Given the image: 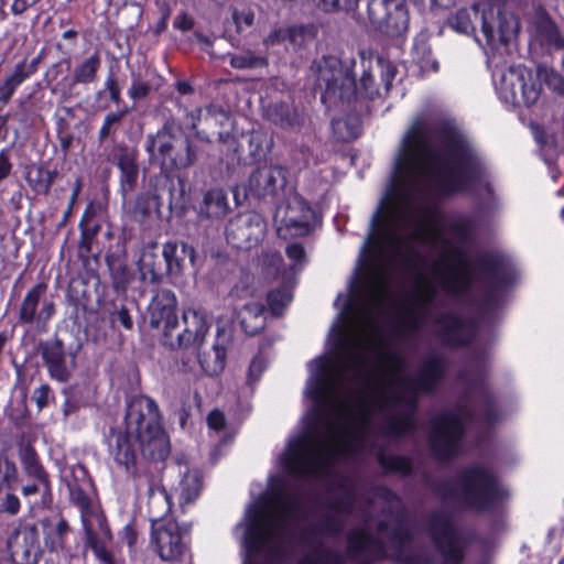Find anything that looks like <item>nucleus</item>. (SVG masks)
Returning <instances> with one entry per match:
<instances>
[{"label": "nucleus", "mask_w": 564, "mask_h": 564, "mask_svg": "<svg viewBox=\"0 0 564 564\" xmlns=\"http://www.w3.org/2000/svg\"><path fill=\"white\" fill-rule=\"evenodd\" d=\"M484 176V165L473 145H400L389 188L372 215L360 249L357 276L344 299L343 325L337 327L334 352L308 364L305 395L311 399L305 433L292 438L280 464L297 481L330 475L336 462L360 453L370 436L372 419L383 413L386 437L415 434L420 393L435 390L445 373L444 359L427 356L416 377L403 375L406 360L395 354L389 377L367 370L371 329L387 297L389 271L415 268V242L437 249L432 265L438 285L453 296L469 290L476 272L492 289L511 284L513 274L499 257L481 254L475 261L462 247L444 238L447 230L441 212L427 202L433 192L447 196L473 191Z\"/></svg>", "instance_id": "obj_1"}, {"label": "nucleus", "mask_w": 564, "mask_h": 564, "mask_svg": "<svg viewBox=\"0 0 564 564\" xmlns=\"http://www.w3.org/2000/svg\"><path fill=\"white\" fill-rule=\"evenodd\" d=\"M354 511L355 500L348 496L317 523L305 524V498L300 492H288L281 488L270 506L250 505L243 520L236 527V534L242 531L243 564L257 555H262L271 564H284L295 546L308 547L299 564H343V556L325 547L321 538L338 536L344 529L345 517Z\"/></svg>", "instance_id": "obj_2"}, {"label": "nucleus", "mask_w": 564, "mask_h": 564, "mask_svg": "<svg viewBox=\"0 0 564 564\" xmlns=\"http://www.w3.org/2000/svg\"><path fill=\"white\" fill-rule=\"evenodd\" d=\"M379 501L388 505L390 512L388 519L377 523V531L384 535L392 549L390 557L403 564H462L464 552L459 536L449 519L443 511H432L429 514V533L438 551L441 558L435 560L413 553L411 550L412 533L402 514H393L391 509L399 507L398 496L386 487H378L373 492V500L362 513L364 525L354 529L348 535V555L358 564H370L384 558L387 551L383 543L375 538L370 530L372 519L369 509Z\"/></svg>", "instance_id": "obj_3"}, {"label": "nucleus", "mask_w": 564, "mask_h": 564, "mask_svg": "<svg viewBox=\"0 0 564 564\" xmlns=\"http://www.w3.org/2000/svg\"><path fill=\"white\" fill-rule=\"evenodd\" d=\"M499 419L494 397L488 392L481 393L473 411L457 408L436 414L431 419L429 432L432 455L441 462L451 460L462 452L465 429L469 423L480 422L489 426Z\"/></svg>", "instance_id": "obj_4"}, {"label": "nucleus", "mask_w": 564, "mask_h": 564, "mask_svg": "<svg viewBox=\"0 0 564 564\" xmlns=\"http://www.w3.org/2000/svg\"><path fill=\"white\" fill-rule=\"evenodd\" d=\"M433 492L443 502L475 511H490L507 496L497 476L481 464L463 468L454 479L438 480Z\"/></svg>", "instance_id": "obj_5"}, {"label": "nucleus", "mask_w": 564, "mask_h": 564, "mask_svg": "<svg viewBox=\"0 0 564 564\" xmlns=\"http://www.w3.org/2000/svg\"><path fill=\"white\" fill-rule=\"evenodd\" d=\"M362 75L357 86L354 77L347 68H344L336 58H326L319 65L317 83L324 87L322 102L327 108L349 109L357 108L358 98L375 99L379 96V89L372 75L373 57L360 53Z\"/></svg>", "instance_id": "obj_6"}, {"label": "nucleus", "mask_w": 564, "mask_h": 564, "mask_svg": "<svg viewBox=\"0 0 564 564\" xmlns=\"http://www.w3.org/2000/svg\"><path fill=\"white\" fill-rule=\"evenodd\" d=\"M124 429L134 433V441L144 458L163 462L170 455V442L162 427L158 403L147 395H133L127 401Z\"/></svg>", "instance_id": "obj_7"}, {"label": "nucleus", "mask_w": 564, "mask_h": 564, "mask_svg": "<svg viewBox=\"0 0 564 564\" xmlns=\"http://www.w3.org/2000/svg\"><path fill=\"white\" fill-rule=\"evenodd\" d=\"M479 14L482 34L490 46L497 43L507 44L518 32L517 18L495 6L481 8L480 4H475L470 9H460L449 18V25L459 33L474 34V19H478Z\"/></svg>", "instance_id": "obj_8"}, {"label": "nucleus", "mask_w": 564, "mask_h": 564, "mask_svg": "<svg viewBox=\"0 0 564 564\" xmlns=\"http://www.w3.org/2000/svg\"><path fill=\"white\" fill-rule=\"evenodd\" d=\"M145 151L169 172L188 169L198 156L197 147L189 138L176 134L169 121L155 134L147 135Z\"/></svg>", "instance_id": "obj_9"}, {"label": "nucleus", "mask_w": 564, "mask_h": 564, "mask_svg": "<svg viewBox=\"0 0 564 564\" xmlns=\"http://www.w3.org/2000/svg\"><path fill=\"white\" fill-rule=\"evenodd\" d=\"M492 56V79L502 102L510 106L530 107L540 96V85L533 80L532 72L523 65L500 66Z\"/></svg>", "instance_id": "obj_10"}, {"label": "nucleus", "mask_w": 564, "mask_h": 564, "mask_svg": "<svg viewBox=\"0 0 564 564\" xmlns=\"http://www.w3.org/2000/svg\"><path fill=\"white\" fill-rule=\"evenodd\" d=\"M133 487L138 496L148 497V509L152 527L163 524L172 509L171 496L162 485L161 469L148 465L133 475Z\"/></svg>", "instance_id": "obj_11"}, {"label": "nucleus", "mask_w": 564, "mask_h": 564, "mask_svg": "<svg viewBox=\"0 0 564 564\" xmlns=\"http://www.w3.org/2000/svg\"><path fill=\"white\" fill-rule=\"evenodd\" d=\"M370 23L389 37H400L409 29V11L403 0H370L367 6Z\"/></svg>", "instance_id": "obj_12"}, {"label": "nucleus", "mask_w": 564, "mask_h": 564, "mask_svg": "<svg viewBox=\"0 0 564 564\" xmlns=\"http://www.w3.org/2000/svg\"><path fill=\"white\" fill-rule=\"evenodd\" d=\"M267 232V224L260 214L247 212L231 218L225 230L226 240L237 249L259 246Z\"/></svg>", "instance_id": "obj_13"}, {"label": "nucleus", "mask_w": 564, "mask_h": 564, "mask_svg": "<svg viewBox=\"0 0 564 564\" xmlns=\"http://www.w3.org/2000/svg\"><path fill=\"white\" fill-rule=\"evenodd\" d=\"M314 219V210L299 195L291 196L285 205L279 206L274 215L279 235L284 230L291 236H306L313 229Z\"/></svg>", "instance_id": "obj_14"}, {"label": "nucleus", "mask_w": 564, "mask_h": 564, "mask_svg": "<svg viewBox=\"0 0 564 564\" xmlns=\"http://www.w3.org/2000/svg\"><path fill=\"white\" fill-rule=\"evenodd\" d=\"M100 67L101 58L99 54L94 53L85 57L74 66L70 75H64L59 82L52 86L51 94L58 96L61 102L79 97L80 93L77 87L96 83Z\"/></svg>", "instance_id": "obj_15"}, {"label": "nucleus", "mask_w": 564, "mask_h": 564, "mask_svg": "<svg viewBox=\"0 0 564 564\" xmlns=\"http://www.w3.org/2000/svg\"><path fill=\"white\" fill-rule=\"evenodd\" d=\"M37 351L52 380L66 383L72 379L76 369V356L66 352L62 339L55 336L42 340L37 345Z\"/></svg>", "instance_id": "obj_16"}, {"label": "nucleus", "mask_w": 564, "mask_h": 564, "mask_svg": "<svg viewBox=\"0 0 564 564\" xmlns=\"http://www.w3.org/2000/svg\"><path fill=\"white\" fill-rule=\"evenodd\" d=\"M176 306L174 292L166 289L156 290L148 306L150 326L163 330L164 344L178 325Z\"/></svg>", "instance_id": "obj_17"}, {"label": "nucleus", "mask_w": 564, "mask_h": 564, "mask_svg": "<svg viewBox=\"0 0 564 564\" xmlns=\"http://www.w3.org/2000/svg\"><path fill=\"white\" fill-rule=\"evenodd\" d=\"M47 291L46 283H37L30 289L20 306L19 322L21 324H37L46 325V323L55 314V304L45 299Z\"/></svg>", "instance_id": "obj_18"}, {"label": "nucleus", "mask_w": 564, "mask_h": 564, "mask_svg": "<svg viewBox=\"0 0 564 564\" xmlns=\"http://www.w3.org/2000/svg\"><path fill=\"white\" fill-rule=\"evenodd\" d=\"M184 329L177 334L175 341H167L172 348L199 347L209 330L210 325L200 310L186 308L183 311Z\"/></svg>", "instance_id": "obj_19"}, {"label": "nucleus", "mask_w": 564, "mask_h": 564, "mask_svg": "<svg viewBox=\"0 0 564 564\" xmlns=\"http://www.w3.org/2000/svg\"><path fill=\"white\" fill-rule=\"evenodd\" d=\"M433 326L441 339L451 346L465 345L475 334L474 324L463 319L457 314H442L433 322Z\"/></svg>", "instance_id": "obj_20"}, {"label": "nucleus", "mask_w": 564, "mask_h": 564, "mask_svg": "<svg viewBox=\"0 0 564 564\" xmlns=\"http://www.w3.org/2000/svg\"><path fill=\"white\" fill-rule=\"evenodd\" d=\"M134 433H129L127 429L111 431V434L108 438L109 453L116 460V463L120 466H123L126 470L131 475L138 471H142L148 466L142 468L135 467L137 462V451L134 448Z\"/></svg>", "instance_id": "obj_21"}, {"label": "nucleus", "mask_w": 564, "mask_h": 564, "mask_svg": "<svg viewBox=\"0 0 564 564\" xmlns=\"http://www.w3.org/2000/svg\"><path fill=\"white\" fill-rule=\"evenodd\" d=\"M152 541L160 557L164 561L177 558L185 549L178 524L174 521H166L153 527Z\"/></svg>", "instance_id": "obj_22"}, {"label": "nucleus", "mask_w": 564, "mask_h": 564, "mask_svg": "<svg viewBox=\"0 0 564 564\" xmlns=\"http://www.w3.org/2000/svg\"><path fill=\"white\" fill-rule=\"evenodd\" d=\"M284 171L279 166H262L249 177L248 191L257 197L272 195L279 187L284 186Z\"/></svg>", "instance_id": "obj_23"}, {"label": "nucleus", "mask_w": 564, "mask_h": 564, "mask_svg": "<svg viewBox=\"0 0 564 564\" xmlns=\"http://www.w3.org/2000/svg\"><path fill=\"white\" fill-rule=\"evenodd\" d=\"M140 280L145 283L158 284L165 273L161 256L158 252V243L152 242L144 246L138 261Z\"/></svg>", "instance_id": "obj_24"}, {"label": "nucleus", "mask_w": 564, "mask_h": 564, "mask_svg": "<svg viewBox=\"0 0 564 564\" xmlns=\"http://www.w3.org/2000/svg\"><path fill=\"white\" fill-rule=\"evenodd\" d=\"M197 214L203 219L218 220L229 212L227 193L220 187L206 191L196 207Z\"/></svg>", "instance_id": "obj_25"}, {"label": "nucleus", "mask_w": 564, "mask_h": 564, "mask_svg": "<svg viewBox=\"0 0 564 564\" xmlns=\"http://www.w3.org/2000/svg\"><path fill=\"white\" fill-rule=\"evenodd\" d=\"M194 247L181 242L167 241L163 245L162 257L165 263V273L170 276H177L183 271L184 260L188 258L191 263L195 261Z\"/></svg>", "instance_id": "obj_26"}, {"label": "nucleus", "mask_w": 564, "mask_h": 564, "mask_svg": "<svg viewBox=\"0 0 564 564\" xmlns=\"http://www.w3.org/2000/svg\"><path fill=\"white\" fill-rule=\"evenodd\" d=\"M70 501L79 508L84 530H93V527H100L106 521L104 513L91 505L90 498L78 486L69 488Z\"/></svg>", "instance_id": "obj_27"}, {"label": "nucleus", "mask_w": 564, "mask_h": 564, "mask_svg": "<svg viewBox=\"0 0 564 564\" xmlns=\"http://www.w3.org/2000/svg\"><path fill=\"white\" fill-rule=\"evenodd\" d=\"M86 543L93 550L99 564H116L115 557L107 544L111 541V532L107 521L100 527H93V530H84Z\"/></svg>", "instance_id": "obj_28"}, {"label": "nucleus", "mask_w": 564, "mask_h": 564, "mask_svg": "<svg viewBox=\"0 0 564 564\" xmlns=\"http://www.w3.org/2000/svg\"><path fill=\"white\" fill-rule=\"evenodd\" d=\"M12 557L18 564H33L37 562L40 545L34 530L24 531L12 545Z\"/></svg>", "instance_id": "obj_29"}, {"label": "nucleus", "mask_w": 564, "mask_h": 564, "mask_svg": "<svg viewBox=\"0 0 564 564\" xmlns=\"http://www.w3.org/2000/svg\"><path fill=\"white\" fill-rule=\"evenodd\" d=\"M117 166L120 170L121 192L126 195L134 189L139 176V167L134 152L122 148L117 158Z\"/></svg>", "instance_id": "obj_30"}, {"label": "nucleus", "mask_w": 564, "mask_h": 564, "mask_svg": "<svg viewBox=\"0 0 564 564\" xmlns=\"http://www.w3.org/2000/svg\"><path fill=\"white\" fill-rule=\"evenodd\" d=\"M19 457L24 474L32 480L41 481L46 488V480H50V476L41 464L35 449L30 445H22L19 449Z\"/></svg>", "instance_id": "obj_31"}, {"label": "nucleus", "mask_w": 564, "mask_h": 564, "mask_svg": "<svg viewBox=\"0 0 564 564\" xmlns=\"http://www.w3.org/2000/svg\"><path fill=\"white\" fill-rule=\"evenodd\" d=\"M228 119V113L223 107L217 105H209L206 108H196L193 111L186 113V123L196 130L200 121H207L210 123L223 126L224 121Z\"/></svg>", "instance_id": "obj_32"}, {"label": "nucleus", "mask_w": 564, "mask_h": 564, "mask_svg": "<svg viewBox=\"0 0 564 564\" xmlns=\"http://www.w3.org/2000/svg\"><path fill=\"white\" fill-rule=\"evenodd\" d=\"M269 119L280 126L281 128L289 129L301 123V118L297 111L288 104H275L268 109Z\"/></svg>", "instance_id": "obj_33"}, {"label": "nucleus", "mask_w": 564, "mask_h": 564, "mask_svg": "<svg viewBox=\"0 0 564 564\" xmlns=\"http://www.w3.org/2000/svg\"><path fill=\"white\" fill-rule=\"evenodd\" d=\"M197 360L203 373L210 377L216 376L225 368V348L214 345L212 348V352L198 354Z\"/></svg>", "instance_id": "obj_34"}, {"label": "nucleus", "mask_w": 564, "mask_h": 564, "mask_svg": "<svg viewBox=\"0 0 564 564\" xmlns=\"http://www.w3.org/2000/svg\"><path fill=\"white\" fill-rule=\"evenodd\" d=\"M536 34L542 44L555 50H564V36L557 25L550 19H541L538 22Z\"/></svg>", "instance_id": "obj_35"}, {"label": "nucleus", "mask_w": 564, "mask_h": 564, "mask_svg": "<svg viewBox=\"0 0 564 564\" xmlns=\"http://www.w3.org/2000/svg\"><path fill=\"white\" fill-rule=\"evenodd\" d=\"M202 488V480L198 471L188 470L183 476L180 482V505L183 508L184 506L192 503L199 495Z\"/></svg>", "instance_id": "obj_36"}, {"label": "nucleus", "mask_w": 564, "mask_h": 564, "mask_svg": "<svg viewBox=\"0 0 564 564\" xmlns=\"http://www.w3.org/2000/svg\"><path fill=\"white\" fill-rule=\"evenodd\" d=\"M332 129L338 141H350L360 133V123L357 117L333 118Z\"/></svg>", "instance_id": "obj_37"}, {"label": "nucleus", "mask_w": 564, "mask_h": 564, "mask_svg": "<svg viewBox=\"0 0 564 564\" xmlns=\"http://www.w3.org/2000/svg\"><path fill=\"white\" fill-rule=\"evenodd\" d=\"M380 466L387 471H393L401 475H409L412 471V462L404 456L378 454Z\"/></svg>", "instance_id": "obj_38"}, {"label": "nucleus", "mask_w": 564, "mask_h": 564, "mask_svg": "<svg viewBox=\"0 0 564 564\" xmlns=\"http://www.w3.org/2000/svg\"><path fill=\"white\" fill-rule=\"evenodd\" d=\"M54 175L55 172H51L43 167H36L29 172L28 182L37 194H47L54 181Z\"/></svg>", "instance_id": "obj_39"}, {"label": "nucleus", "mask_w": 564, "mask_h": 564, "mask_svg": "<svg viewBox=\"0 0 564 564\" xmlns=\"http://www.w3.org/2000/svg\"><path fill=\"white\" fill-rule=\"evenodd\" d=\"M267 65V57L257 55L252 51L230 55V66L236 69H253Z\"/></svg>", "instance_id": "obj_40"}, {"label": "nucleus", "mask_w": 564, "mask_h": 564, "mask_svg": "<svg viewBox=\"0 0 564 564\" xmlns=\"http://www.w3.org/2000/svg\"><path fill=\"white\" fill-rule=\"evenodd\" d=\"M69 528L65 520H59L54 527H48L45 531V546L51 551H58L63 549L64 536Z\"/></svg>", "instance_id": "obj_41"}, {"label": "nucleus", "mask_w": 564, "mask_h": 564, "mask_svg": "<svg viewBox=\"0 0 564 564\" xmlns=\"http://www.w3.org/2000/svg\"><path fill=\"white\" fill-rule=\"evenodd\" d=\"M127 112L128 110L126 109L121 111L109 112L105 116L102 126L98 132L99 142H104L109 138H115L118 127Z\"/></svg>", "instance_id": "obj_42"}, {"label": "nucleus", "mask_w": 564, "mask_h": 564, "mask_svg": "<svg viewBox=\"0 0 564 564\" xmlns=\"http://www.w3.org/2000/svg\"><path fill=\"white\" fill-rule=\"evenodd\" d=\"M18 468L3 453H0V492L3 488H11L17 481Z\"/></svg>", "instance_id": "obj_43"}, {"label": "nucleus", "mask_w": 564, "mask_h": 564, "mask_svg": "<svg viewBox=\"0 0 564 564\" xmlns=\"http://www.w3.org/2000/svg\"><path fill=\"white\" fill-rule=\"evenodd\" d=\"M292 294L289 290L279 289L269 292L268 305L272 314L281 315L284 308L291 303Z\"/></svg>", "instance_id": "obj_44"}, {"label": "nucleus", "mask_w": 564, "mask_h": 564, "mask_svg": "<svg viewBox=\"0 0 564 564\" xmlns=\"http://www.w3.org/2000/svg\"><path fill=\"white\" fill-rule=\"evenodd\" d=\"M436 296V285L429 281L423 273H419L416 276V300L425 302V304H433Z\"/></svg>", "instance_id": "obj_45"}, {"label": "nucleus", "mask_w": 564, "mask_h": 564, "mask_svg": "<svg viewBox=\"0 0 564 564\" xmlns=\"http://www.w3.org/2000/svg\"><path fill=\"white\" fill-rule=\"evenodd\" d=\"M23 497L28 498L34 495H41V502L44 507L52 502V486L51 480H46V488L41 481L33 480L32 484H28L21 488Z\"/></svg>", "instance_id": "obj_46"}, {"label": "nucleus", "mask_w": 564, "mask_h": 564, "mask_svg": "<svg viewBox=\"0 0 564 564\" xmlns=\"http://www.w3.org/2000/svg\"><path fill=\"white\" fill-rule=\"evenodd\" d=\"M110 273H111V281H112V288L116 292H126L130 281H131V273L128 270V268L122 264H111L110 265Z\"/></svg>", "instance_id": "obj_47"}, {"label": "nucleus", "mask_w": 564, "mask_h": 564, "mask_svg": "<svg viewBox=\"0 0 564 564\" xmlns=\"http://www.w3.org/2000/svg\"><path fill=\"white\" fill-rule=\"evenodd\" d=\"M35 73L26 65V58L19 62L11 74L6 78L18 89L26 79H29Z\"/></svg>", "instance_id": "obj_48"}, {"label": "nucleus", "mask_w": 564, "mask_h": 564, "mask_svg": "<svg viewBox=\"0 0 564 564\" xmlns=\"http://www.w3.org/2000/svg\"><path fill=\"white\" fill-rule=\"evenodd\" d=\"M373 62L376 63V66L378 68H380L381 79L383 82L386 91H389V89L392 85V82L395 77V73H397L395 67L389 61H387L380 56H376L373 58Z\"/></svg>", "instance_id": "obj_49"}, {"label": "nucleus", "mask_w": 564, "mask_h": 564, "mask_svg": "<svg viewBox=\"0 0 564 564\" xmlns=\"http://www.w3.org/2000/svg\"><path fill=\"white\" fill-rule=\"evenodd\" d=\"M57 130L63 133L69 128V120L75 118V110L73 107L58 105L55 113Z\"/></svg>", "instance_id": "obj_50"}, {"label": "nucleus", "mask_w": 564, "mask_h": 564, "mask_svg": "<svg viewBox=\"0 0 564 564\" xmlns=\"http://www.w3.org/2000/svg\"><path fill=\"white\" fill-rule=\"evenodd\" d=\"M110 318L112 324L119 323L127 330H131L133 328V318L129 308L124 305L115 308L110 313Z\"/></svg>", "instance_id": "obj_51"}, {"label": "nucleus", "mask_w": 564, "mask_h": 564, "mask_svg": "<svg viewBox=\"0 0 564 564\" xmlns=\"http://www.w3.org/2000/svg\"><path fill=\"white\" fill-rule=\"evenodd\" d=\"M358 0H318V6L324 11L354 10Z\"/></svg>", "instance_id": "obj_52"}, {"label": "nucleus", "mask_w": 564, "mask_h": 564, "mask_svg": "<svg viewBox=\"0 0 564 564\" xmlns=\"http://www.w3.org/2000/svg\"><path fill=\"white\" fill-rule=\"evenodd\" d=\"M66 65L67 66V70L69 69V65H70V61L69 59H62V61H58L54 64H52L45 72L44 74V80L45 83L47 84V86H50V89L52 88V86L54 84H56L57 82H59L61 79H58L59 75L63 74V65Z\"/></svg>", "instance_id": "obj_53"}, {"label": "nucleus", "mask_w": 564, "mask_h": 564, "mask_svg": "<svg viewBox=\"0 0 564 564\" xmlns=\"http://www.w3.org/2000/svg\"><path fill=\"white\" fill-rule=\"evenodd\" d=\"M52 398H53L52 389L47 383L41 384L33 392V400L35 401L36 406L40 411L48 405L50 400Z\"/></svg>", "instance_id": "obj_54"}, {"label": "nucleus", "mask_w": 564, "mask_h": 564, "mask_svg": "<svg viewBox=\"0 0 564 564\" xmlns=\"http://www.w3.org/2000/svg\"><path fill=\"white\" fill-rule=\"evenodd\" d=\"M232 20L236 24L237 31L241 32L243 26L250 28L253 24L254 13L250 9L242 11L234 10Z\"/></svg>", "instance_id": "obj_55"}, {"label": "nucleus", "mask_w": 564, "mask_h": 564, "mask_svg": "<svg viewBox=\"0 0 564 564\" xmlns=\"http://www.w3.org/2000/svg\"><path fill=\"white\" fill-rule=\"evenodd\" d=\"M460 379L468 383L471 389L482 388L485 380V369L482 367L477 368L473 371L463 372Z\"/></svg>", "instance_id": "obj_56"}, {"label": "nucleus", "mask_w": 564, "mask_h": 564, "mask_svg": "<svg viewBox=\"0 0 564 564\" xmlns=\"http://www.w3.org/2000/svg\"><path fill=\"white\" fill-rule=\"evenodd\" d=\"M264 313V307L260 303L252 302L247 303L242 307V319L241 324L243 327L247 328V321L248 318H261Z\"/></svg>", "instance_id": "obj_57"}, {"label": "nucleus", "mask_w": 564, "mask_h": 564, "mask_svg": "<svg viewBox=\"0 0 564 564\" xmlns=\"http://www.w3.org/2000/svg\"><path fill=\"white\" fill-rule=\"evenodd\" d=\"M150 91L149 83L135 78L132 80L131 87L128 90V95L130 98L138 100L148 96Z\"/></svg>", "instance_id": "obj_58"}, {"label": "nucleus", "mask_w": 564, "mask_h": 564, "mask_svg": "<svg viewBox=\"0 0 564 564\" xmlns=\"http://www.w3.org/2000/svg\"><path fill=\"white\" fill-rule=\"evenodd\" d=\"M267 367L265 360L261 356H256L249 366L248 369V379L250 382L257 381L262 375L263 370Z\"/></svg>", "instance_id": "obj_59"}, {"label": "nucleus", "mask_w": 564, "mask_h": 564, "mask_svg": "<svg viewBox=\"0 0 564 564\" xmlns=\"http://www.w3.org/2000/svg\"><path fill=\"white\" fill-rule=\"evenodd\" d=\"M0 511L9 513L11 516L17 514L20 511V499L14 494H7L0 505Z\"/></svg>", "instance_id": "obj_60"}, {"label": "nucleus", "mask_w": 564, "mask_h": 564, "mask_svg": "<svg viewBox=\"0 0 564 564\" xmlns=\"http://www.w3.org/2000/svg\"><path fill=\"white\" fill-rule=\"evenodd\" d=\"M447 231L448 234L457 237L460 241H464L468 238L469 225L464 220H457L448 226Z\"/></svg>", "instance_id": "obj_61"}, {"label": "nucleus", "mask_w": 564, "mask_h": 564, "mask_svg": "<svg viewBox=\"0 0 564 564\" xmlns=\"http://www.w3.org/2000/svg\"><path fill=\"white\" fill-rule=\"evenodd\" d=\"M404 322H405L406 327L413 333L419 332L426 324V321H424L422 318V316H419L411 310H406V315H405Z\"/></svg>", "instance_id": "obj_62"}, {"label": "nucleus", "mask_w": 564, "mask_h": 564, "mask_svg": "<svg viewBox=\"0 0 564 564\" xmlns=\"http://www.w3.org/2000/svg\"><path fill=\"white\" fill-rule=\"evenodd\" d=\"M15 90L17 88L7 78H4L0 84V109L10 102Z\"/></svg>", "instance_id": "obj_63"}, {"label": "nucleus", "mask_w": 564, "mask_h": 564, "mask_svg": "<svg viewBox=\"0 0 564 564\" xmlns=\"http://www.w3.org/2000/svg\"><path fill=\"white\" fill-rule=\"evenodd\" d=\"M545 83L552 89L563 94L564 93V78L556 70H550L545 75Z\"/></svg>", "instance_id": "obj_64"}]
</instances>
